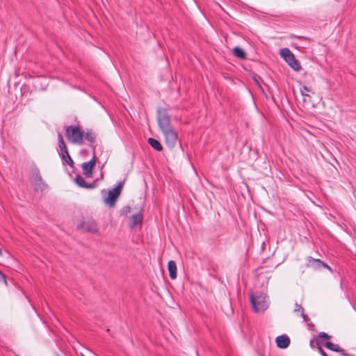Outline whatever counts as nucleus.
<instances>
[{
  "label": "nucleus",
  "instance_id": "obj_1",
  "mask_svg": "<svg viewBox=\"0 0 356 356\" xmlns=\"http://www.w3.org/2000/svg\"><path fill=\"white\" fill-rule=\"evenodd\" d=\"M250 302L256 313L264 312L268 307L267 296L264 293L251 294Z\"/></svg>",
  "mask_w": 356,
  "mask_h": 356
},
{
  "label": "nucleus",
  "instance_id": "obj_2",
  "mask_svg": "<svg viewBox=\"0 0 356 356\" xmlns=\"http://www.w3.org/2000/svg\"><path fill=\"white\" fill-rule=\"evenodd\" d=\"M68 140L73 144H83L84 133L78 126H68L65 129Z\"/></svg>",
  "mask_w": 356,
  "mask_h": 356
},
{
  "label": "nucleus",
  "instance_id": "obj_3",
  "mask_svg": "<svg viewBox=\"0 0 356 356\" xmlns=\"http://www.w3.org/2000/svg\"><path fill=\"white\" fill-rule=\"evenodd\" d=\"M122 187L123 183L121 182L114 188L109 190L108 195L104 197V202L109 207H114L121 193Z\"/></svg>",
  "mask_w": 356,
  "mask_h": 356
},
{
  "label": "nucleus",
  "instance_id": "obj_4",
  "mask_svg": "<svg viewBox=\"0 0 356 356\" xmlns=\"http://www.w3.org/2000/svg\"><path fill=\"white\" fill-rule=\"evenodd\" d=\"M31 183L35 191L42 192L47 188V185L43 181L38 169L33 170Z\"/></svg>",
  "mask_w": 356,
  "mask_h": 356
},
{
  "label": "nucleus",
  "instance_id": "obj_5",
  "mask_svg": "<svg viewBox=\"0 0 356 356\" xmlns=\"http://www.w3.org/2000/svg\"><path fill=\"white\" fill-rule=\"evenodd\" d=\"M163 134L165 136L166 145L170 148L175 147L178 140L177 132L173 129H170L168 131H163Z\"/></svg>",
  "mask_w": 356,
  "mask_h": 356
},
{
  "label": "nucleus",
  "instance_id": "obj_6",
  "mask_svg": "<svg viewBox=\"0 0 356 356\" xmlns=\"http://www.w3.org/2000/svg\"><path fill=\"white\" fill-rule=\"evenodd\" d=\"M158 123L162 132L172 129L170 126V118L166 113H159Z\"/></svg>",
  "mask_w": 356,
  "mask_h": 356
},
{
  "label": "nucleus",
  "instance_id": "obj_7",
  "mask_svg": "<svg viewBox=\"0 0 356 356\" xmlns=\"http://www.w3.org/2000/svg\"><path fill=\"white\" fill-rule=\"evenodd\" d=\"M81 227L83 230L90 233H97L98 232L97 223L93 220H88L82 222Z\"/></svg>",
  "mask_w": 356,
  "mask_h": 356
},
{
  "label": "nucleus",
  "instance_id": "obj_8",
  "mask_svg": "<svg viewBox=\"0 0 356 356\" xmlns=\"http://www.w3.org/2000/svg\"><path fill=\"white\" fill-rule=\"evenodd\" d=\"M307 266L308 267L312 268L314 269L325 267L330 270V268L327 264L321 261L320 259H314L311 257H307Z\"/></svg>",
  "mask_w": 356,
  "mask_h": 356
},
{
  "label": "nucleus",
  "instance_id": "obj_9",
  "mask_svg": "<svg viewBox=\"0 0 356 356\" xmlns=\"http://www.w3.org/2000/svg\"><path fill=\"white\" fill-rule=\"evenodd\" d=\"M95 164V157L93 158L88 162L83 163L81 165L82 170L83 174L88 177H90L92 175V171Z\"/></svg>",
  "mask_w": 356,
  "mask_h": 356
},
{
  "label": "nucleus",
  "instance_id": "obj_10",
  "mask_svg": "<svg viewBox=\"0 0 356 356\" xmlns=\"http://www.w3.org/2000/svg\"><path fill=\"white\" fill-rule=\"evenodd\" d=\"M58 147L60 150V152H63L64 154H66V157L71 162L73 163L72 159H71L67 146L63 140V137L60 133L58 134Z\"/></svg>",
  "mask_w": 356,
  "mask_h": 356
},
{
  "label": "nucleus",
  "instance_id": "obj_11",
  "mask_svg": "<svg viewBox=\"0 0 356 356\" xmlns=\"http://www.w3.org/2000/svg\"><path fill=\"white\" fill-rule=\"evenodd\" d=\"M276 344L280 348H286L290 344V339L286 335L278 336L276 339Z\"/></svg>",
  "mask_w": 356,
  "mask_h": 356
},
{
  "label": "nucleus",
  "instance_id": "obj_12",
  "mask_svg": "<svg viewBox=\"0 0 356 356\" xmlns=\"http://www.w3.org/2000/svg\"><path fill=\"white\" fill-rule=\"evenodd\" d=\"M130 227H134L138 224L141 223L143 220V215L141 213H137L136 214L132 215L130 218Z\"/></svg>",
  "mask_w": 356,
  "mask_h": 356
},
{
  "label": "nucleus",
  "instance_id": "obj_13",
  "mask_svg": "<svg viewBox=\"0 0 356 356\" xmlns=\"http://www.w3.org/2000/svg\"><path fill=\"white\" fill-rule=\"evenodd\" d=\"M168 270L169 271L170 277L175 280L177 277V265L174 261L171 260L168 261Z\"/></svg>",
  "mask_w": 356,
  "mask_h": 356
},
{
  "label": "nucleus",
  "instance_id": "obj_14",
  "mask_svg": "<svg viewBox=\"0 0 356 356\" xmlns=\"http://www.w3.org/2000/svg\"><path fill=\"white\" fill-rule=\"evenodd\" d=\"M291 68L296 71H299L301 68L300 63L296 59L294 55L286 61Z\"/></svg>",
  "mask_w": 356,
  "mask_h": 356
},
{
  "label": "nucleus",
  "instance_id": "obj_15",
  "mask_svg": "<svg viewBox=\"0 0 356 356\" xmlns=\"http://www.w3.org/2000/svg\"><path fill=\"white\" fill-rule=\"evenodd\" d=\"M325 346L326 348H329L330 350H333V351H336V352H339V353H342V355L343 353H345L343 352V350L339 346H338L337 344H334V343H333L332 342H329V341L326 342L325 343Z\"/></svg>",
  "mask_w": 356,
  "mask_h": 356
},
{
  "label": "nucleus",
  "instance_id": "obj_16",
  "mask_svg": "<svg viewBox=\"0 0 356 356\" xmlns=\"http://www.w3.org/2000/svg\"><path fill=\"white\" fill-rule=\"evenodd\" d=\"M148 143L154 149L157 151H161L163 149L161 143L158 140L149 138L148 139Z\"/></svg>",
  "mask_w": 356,
  "mask_h": 356
},
{
  "label": "nucleus",
  "instance_id": "obj_17",
  "mask_svg": "<svg viewBox=\"0 0 356 356\" xmlns=\"http://www.w3.org/2000/svg\"><path fill=\"white\" fill-rule=\"evenodd\" d=\"M233 54L235 56H236L239 58H241V59H245L246 57V54L244 51V50L242 48L238 47H236L234 48Z\"/></svg>",
  "mask_w": 356,
  "mask_h": 356
},
{
  "label": "nucleus",
  "instance_id": "obj_18",
  "mask_svg": "<svg viewBox=\"0 0 356 356\" xmlns=\"http://www.w3.org/2000/svg\"><path fill=\"white\" fill-rule=\"evenodd\" d=\"M280 54L285 60V61H287L291 58V56H293L292 52L287 48L281 49L280 51Z\"/></svg>",
  "mask_w": 356,
  "mask_h": 356
},
{
  "label": "nucleus",
  "instance_id": "obj_19",
  "mask_svg": "<svg viewBox=\"0 0 356 356\" xmlns=\"http://www.w3.org/2000/svg\"><path fill=\"white\" fill-rule=\"evenodd\" d=\"M75 182L76 183L77 185H79V186L83 187V188H92V185H88L86 183L84 179L79 175L76 177Z\"/></svg>",
  "mask_w": 356,
  "mask_h": 356
},
{
  "label": "nucleus",
  "instance_id": "obj_20",
  "mask_svg": "<svg viewBox=\"0 0 356 356\" xmlns=\"http://www.w3.org/2000/svg\"><path fill=\"white\" fill-rule=\"evenodd\" d=\"M294 312L296 313H300L301 316L303 318L304 321H305V322L307 321V316L304 314V309L301 305L296 303L295 305Z\"/></svg>",
  "mask_w": 356,
  "mask_h": 356
},
{
  "label": "nucleus",
  "instance_id": "obj_21",
  "mask_svg": "<svg viewBox=\"0 0 356 356\" xmlns=\"http://www.w3.org/2000/svg\"><path fill=\"white\" fill-rule=\"evenodd\" d=\"M83 137L90 143H93L95 140V136L91 131H88L86 134H84Z\"/></svg>",
  "mask_w": 356,
  "mask_h": 356
},
{
  "label": "nucleus",
  "instance_id": "obj_22",
  "mask_svg": "<svg viewBox=\"0 0 356 356\" xmlns=\"http://www.w3.org/2000/svg\"><path fill=\"white\" fill-rule=\"evenodd\" d=\"M311 92V89L307 86H303L300 88V92L302 96L310 98V96L307 93Z\"/></svg>",
  "mask_w": 356,
  "mask_h": 356
},
{
  "label": "nucleus",
  "instance_id": "obj_23",
  "mask_svg": "<svg viewBox=\"0 0 356 356\" xmlns=\"http://www.w3.org/2000/svg\"><path fill=\"white\" fill-rule=\"evenodd\" d=\"M60 156L62 159L68 164L72 165L73 163H71L67 158L66 157V154H64L63 152H60Z\"/></svg>",
  "mask_w": 356,
  "mask_h": 356
},
{
  "label": "nucleus",
  "instance_id": "obj_24",
  "mask_svg": "<svg viewBox=\"0 0 356 356\" xmlns=\"http://www.w3.org/2000/svg\"><path fill=\"white\" fill-rule=\"evenodd\" d=\"M316 346H317L318 350L321 354V355L322 356H327V354L323 350V348L318 345V343H317Z\"/></svg>",
  "mask_w": 356,
  "mask_h": 356
},
{
  "label": "nucleus",
  "instance_id": "obj_25",
  "mask_svg": "<svg viewBox=\"0 0 356 356\" xmlns=\"http://www.w3.org/2000/svg\"><path fill=\"white\" fill-rule=\"evenodd\" d=\"M319 337L325 339H329L330 338V336H329L327 333L323 332L319 334Z\"/></svg>",
  "mask_w": 356,
  "mask_h": 356
},
{
  "label": "nucleus",
  "instance_id": "obj_26",
  "mask_svg": "<svg viewBox=\"0 0 356 356\" xmlns=\"http://www.w3.org/2000/svg\"><path fill=\"white\" fill-rule=\"evenodd\" d=\"M0 278H1L3 281V282L6 284H7V282H6V277L4 276V275L3 273H1L0 272Z\"/></svg>",
  "mask_w": 356,
  "mask_h": 356
},
{
  "label": "nucleus",
  "instance_id": "obj_27",
  "mask_svg": "<svg viewBox=\"0 0 356 356\" xmlns=\"http://www.w3.org/2000/svg\"><path fill=\"white\" fill-rule=\"evenodd\" d=\"M343 356H351V355H348V354H347V353H343Z\"/></svg>",
  "mask_w": 356,
  "mask_h": 356
},
{
  "label": "nucleus",
  "instance_id": "obj_28",
  "mask_svg": "<svg viewBox=\"0 0 356 356\" xmlns=\"http://www.w3.org/2000/svg\"><path fill=\"white\" fill-rule=\"evenodd\" d=\"M102 193H105V194H106V191H105L104 190V191H102Z\"/></svg>",
  "mask_w": 356,
  "mask_h": 356
},
{
  "label": "nucleus",
  "instance_id": "obj_29",
  "mask_svg": "<svg viewBox=\"0 0 356 356\" xmlns=\"http://www.w3.org/2000/svg\"><path fill=\"white\" fill-rule=\"evenodd\" d=\"M81 356H85V355L82 354Z\"/></svg>",
  "mask_w": 356,
  "mask_h": 356
},
{
  "label": "nucleus",
  "instance_id": "obj_30",
  "mask_svg": "<svg viewBox=\"0 0 356 356\" xmlns=\"http://www.w3.org/2000/svg\"><path fill=\"white\" fill-rule=\"evenodd\" d=\"M81 356H85V355L82 354Z\"/></svg>",
  "mask_w": 356,
  "mask_h": 356
}]
</instances>
